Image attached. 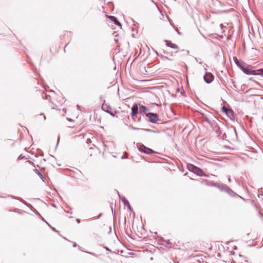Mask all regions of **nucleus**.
I'll return each mask as SVG.
<instances>
[{"instance_id":"obj_1","label":"nucleus","mask_w":263,"mask_h":263,"mask_svg":"<svg viewBox=\"0 0 263 263\" xmlns=\"http://www.w3.org/2000/svg\"><path fill=\"white\" fill-rule=\"evenodd\" d=\"M244 73L247 75L261 76L263 78V69H254V67L250 65H246V68Z\"/></svg>"},{"instance_id":"obj_2","label":"nucleus","mask_w":263,"mask_h":263,"mask_svg":"<svg viewBox=\"0 0 263 263\" xmlns=\"http://www.w3.org/2000/svg\"><path fill=\"white\" fill-rule=\"evenodd\" d=\"M187 168L190 172L194 173L199 176L208 177V175L205 174L202 169L193 164L188 163L187 164Z\"/></svg>"},{"instance_id":"obj_3","label":"nucleus","mask_w":263,"mask_h":263,"mask_svg":"<svg viewBox=\"0 0 263 263\" xmlns=\"http://www.w3.org/2000/svg\"><path fill=\"white\" fill-rule=\"evenodd\" d=\"M137 147L139 151L142 153L150 155L152 154H156L157 152L154 151L152 149L145 146L144 144L138 143L137 144Z\"/></svg>"},{"instance_id":"obj_4","label":"nucleus","mask_w":263,"mask_h":263,"mask_svg":"<svg viewBox=\"0 0 263 263\" xmlns=\"http://www.w3.org/2000/svg\"><path fill=\"white\" fill-rule=\"evenodd\" d=\"M227 134L229 136L228 138L233 141H235L238 139V136L236 128L233 126H232L230 128H229L227 131Z\"/></svg>"},{"instance_id":"obj_5","label":"nucleus","mask_w":263,"mask_h":263,"mask_svg":"<svg viewBox=\"0 0 263 263\" xmlns=\"http://www.w3.org/2000/svg\"><path fill=\"white\" fill-rule=\"evenodd\" d=\"M145 118H147L148 119V121L152 123H157V122L159 121L158 115L156 113L154 112H148L146 114H145Z\"/></svg>"},{"instance_id":"obj_6","label":"nucleus","mask_w":263,"mask_h":263,"mask_svg":"<svg viewBox=\"0 0 263 263\" xmlns=\"http://www.w3.org/2000/svg\"><path fill=\"white\" fill-rule=\"evenodd\" d=\"M219 189L221 191H223L226 192L227 194H228L230 195H231L232 194H233L235 196H238L239 198L242 199L244 200L243 198H242L241 196H239L238 195L236 194V193H234L233 191L227 185L221 184V185H220Z\"/></svg>"},{"instance_id":"obj_7","label":"nucleus","mask_w":263,"mask_h":263,"mask_svg":"<svg viewBox=\"0 0 263 263\" xmlns=\"http://www.w3.org/2000/svg\"><path fill=\"white\" fill-rule=\"evenodd\" d=\"M139 109L137 104L135 103L132 107L130 116L133 121H136L135 116L138 114Z\"/></svg>"},{"instance_id":"obj_8","label":"nucleus","mask_w":263,"mask_h":263,"mask_svg":"<svg viewBox=\"0 0 263 263\" xmlns=\"http://www.w3.org/2000/svg\"><path fill=\"white\" fill-rule=\"evenodd\" d=\"M204 82L207 84L211 83L214 79V76L211 72H206L203 76Z\"/></svg>"},{"instance_id":"obj_9","label":"nucleus","mask_w":263,"mask_h":263,"mask_svg":"<svg viewBox=\"0 0 263 263\" xmlns=\"http://www.w3.org/2000/svg\"><path fill=\"white\" fill-rule=\"evenodd\" d=\"M139 113L142 115L143 117V118L145 120V121H147L146 118H145V114H147V111L149 110V108L145 106H144L143 105H140L139 106Z\"/></svg>"},{"instance_id":"obj_10","label":"nucleus","mask_w":263,"mask_h":263,"mask_svg":"<svg viewBox=\"0 0 263 263\" xmlns=\"http://www.w3.org/2000/svg\"><path fill=\"white\" fill-rule=\"evenodd\" d=\"M108 18L112 22H114L116 25L118 26H121V23L118 20L116 16L109 15L107 16Z\"/></svg>"},{"instance_id":"obj_11","label":"nucleus","mask_w":263,"mask_h":263,"mask_svg":"<svg viewBox=\"0 0 263 263\" xmlns=\"http://www.w3.org/2000/svg\"><path fill=\"white\" fill-rule=\"evenodd\" d=\"M164 42H165L166 45L168 47H170L172 49H176L178 48L177 45H176L175 44L172 43L171 41L165 40Z\"/></svg>"},{"instance_id":"obj_12","label":"nucleus","mask_w":263,"mask_h":263,"mask_svg":"<svg viewBox=\"0 0 263 263\" xmlns=\"http://www.w3.org/2000/svg\"><path fill=\"white\" fill-rule=\"evenodd\" d=\"M102 109L103 110L107 113L109 112V111H110V110H111V108L110 107V106L105 103V100H104V103L102 105Z\"/></svg>"},{"instance_id":"obj_13","label":"nucleus","mask_w":263,"mask_h":263,"mask_svg":"<svg viewBox=\"0 0 263 263\" xmlns=\"http://www.w3.org/2000/svg\"><path fill=\"white\" fill-rule=\"evenodd\" d=\"M233 60L236 65L240 68L243 65H244L245 63L237 59V58L236 57H233Z\"/></svg>"},{"instance_id":"obj_14","label":"nucleus","mask_w":263,"mask_h":263,"mask_svg":"<svg viewBox=\"0 0 263 263\" xmlns=\"http://www.w3.org/2000/svg\"><path fill=\"white\" fill-rule=\"evenodd\" d=\"M221 109L222 111L226 113L227 116H229V114H231V115L233 114V111L231 109H228L225 106H223Z\"/></svg>"},{"instance_id":"obj_15","label":"nucleus","mask_w":263,"mask_h":263,"mask_svg":"<svg viewBox=\"0 0 263 263\" xmlns=\"http://www.w3.org/2000/svg\"><path fill=\"white\" fill-rule=\"evenodd\" d=\"M34 171L35 172V173L37 175H39L40 178L42 179L43 181H44V179L45 178V177H44V176L40 173V172L37 170V169H34Z\"/></svg>"},{"instance_id":"obj_16","label":"nucleus","mask_w":263,"mask_h":263,"mask_svg":"<svg viewBox=\"0 0 263 263\" xmlns=\"http://www.w3.org/2000/svg\"><path fill=\"white\" fill-rule=\"evenodd\" d=\"M205 184L209 186H215L217 183L210 182L208 180H205Z\"/></svg>"},{"instance_id":"obj_17","label":"nucleus","mask_w":263,"mask_h":263,"mask_svg":"<svg viewBox=\"0 0 263 263\" xmlns=\"http://www.w3.org/2000/svg\"><path fill=\"white\" fill-rule=\"evenodd\" d=\"M141 130H144V131L151 132V133H156V131H155L154 130L151 129H147V128H141Z\"/></svg>"},{"instance_id":"obj_18","label":"nucleus","mask_w":263,"mask_h":263,"mask_svg":"<svg viewBox=\"0 0 263 263\" xmlns=\"http://www.w3.org/2000/svg\"><path fill=\"white\" fill-rule=\"evenodd\" d=\"M120 199H121L122 202L124 204V205H127V204H128V203H129L128 200L125 198L123 197L122 199L120 198Z\"/></svg>"},{"instance_id":"obj_19","label":"nucleus","mask_w":263,"mask_h":263,"mask_svg":"<svg viewBox=\"0 0 263 263\" xmlns=\"http://www.w3.org/2000/svg\"><path fill=\"white\" fill-rule=\"evenodd\" d=\"M128 128L129 129H133V130H141V128H138V127H134L132 125H130L128 126Z\"/></svg>"},{"instance_id":"obj_20","label":"nucleus","mask_w":263,"mask_h":263,"mask_svg":"<svg viewBox=\"0 0 263 263\" xmlns=\"http://www.w3.org/2000/svg\"><path fill=\"white\" fill-rule=\"evenodd\" d=\"M143 120H145V119H144L143 118V117L141 116H140L139 118H138L137 119V120H136V121H135V122H142V121H143Z\"/></svg>"},{"instance_id":"obj_21","label":"nucleus","mask_w":263,"mask_h":263,"mask_svg":"<svg viewBox=\"0 0 263 263\" xmlns=\"http://www.w3.org/2000/svg\"><path fill=\"white\" fill-rule=\"evenodd\" d=\"M202 116H203V117L204 118V121H205L207 123H208V122L210 120V119L206 116H205L204 114H202Z\"/></svg>"},{"instance_id":"obj_22","label":"nucleus","mask_w":263,"mask_h":263,"mask_svg":"<svg viewBox=\"0 0 263 263\" xmlns=\"http://www.w3.org/2000/svg\"><path fill=\"white\" fill-rule=\"evenodd\" d=\"M22 202L24 204L26 205L27 206L29 207L30 208H33V206L30 204L27 203V202H26L24 200Z\"/></svg>"},{"instance_id":"obj_23","label":"nucleus","mask_w":263,"mask_h":263,"mask_svg":"<svg viewBox=\"0 0 263 263\" xmlns=\"http://www.w3.org/2000/svg\"><path fill=\"white\" fill-rule=\"evenodd\" d=\"M22 202L24 204L26 205L27 206L29 207L30 208H33V206L30 204L27 203V202H26L24 200Z\"/></svg>"},{"instance_id":"obj_24","label":"nucleus","mask_w":263,"mask_h":263,"mask_svg":"<svg viewBox=\"0 0 263 263\" xmlns=\"http://www.w3.org/2000/svg\"><path fill=\"white\" fill-rule=\"evenodd\" d=\"M22 202L24 204L26 205L27 206L29 207L30 208H33V206L30 204L27 203V202H26L24 200Z\"/></svg>"},{"instance_id":"obj_25","label":"nucleus","mask_w":263,"mask_h":263,"mask_svg":"<svg viewBox=\"0 0 263 263\" xmlns=\"http://www.w3.org/2000/svg\"><path fill=\"white\" fill-rule=\"evenodd\" d=\"M246 65H247V64H245L244 65H243L242 66V67H241L240 68V69L243 71V72H245V69H246Z\"/></svg>"},{"instance_id":"obj_26","label":"nucleus","mask_w":263,"mask_h":263,"mask_svg":"<svg viewBox=\"0 0 263 263\" xmlns=\"http://www.w3.org/2000/svg\"><path fill=\"white\" fill-rule=\"evenodd\" d=\"M42 219H43V220L45 221V222H46V223H47V224H48L50 227V228L52 229V230H53V231H55V232H58V231H57V230H56L54 228L52 227L51 226H50V225H49V224L47 222V221H46L44 220V219L43 217H42Z\"/></svg>"},{"instance_id":"obj_27","label":"nucleus","mask_w":263,"mask_h":263,"mask_svg":"<svg viewBox=\"0 0 263 263\" xmlns=\"http://www.w3.org/2000/svg\"><path fill=\"white\" fill-rule=\"evenodd\" d=\"M115 113H116V111H115L114 112L113 111L111 110H110V111H109V112H108V114H109L110 115H111L112 117H114L115 116Z\"/></svg>"},{"instance_id":"obj_28","label":"nucleus","mask_w":263,"mask_h":263,"mask_svg":"<svg viewBox=\"0 0 263 263\" xmlns=\"http://www.w3.org/2000/svg\"><path fill=\"white\" fill-rule=\"evenodd\" d=\"M211 126H214V123L211 120L208 123Z\"/></svg>"},{"instance_id":"obj_29","label":"nucleus","mask_w":263,"mask_h":263,"mask_svg":"<svg viewBox=\"0 0 263 263\" xmlns=\"http://www.w3.org/2000/svg\"><path fill=\"white\" fill-rule=\"evenodd\" d=\"M211 126H214V123L211 120L208 123Z\"/></svg>"},{"instance_id":"obj_30","label":"nucleus","mask_w":263,"mask_h":263,"mask_svg":"<svg viewBox=\"0 0 263 263\" xmlns=\"http://www.w3.org/2000/svg\"><path fill=\"white\" fill-rule=\"evenodd\" d=\"M129 120H130L129 117V116H128L127 118V119H126L125 120V123L126 124H127V123H127V122H128V121H129Z\"/></svg>"},{"instance_id":"obj_31","label":"nucleus","mask_w":263,"mask_h":263,"mask_svg":"<svg viewBox=\"0 0 263 263\" xmlns=\"http://www.w3.org/2000/svg\"><path fill=\"white\" fill-rule=\"evenodd\" d=\"M126 206H127L128 209L130 211H132V208H131V206H130V205L129 203H128V204H127V205H126Z\"/></svg>"},{"instance_id":"obj_32","label":"nucleus","mask_w":263,"mask_h":263,"mask_svg":"<svg viewBox=\"0 0 263 263\" xmlns=\"http://www.w3.org/2000/svg\"><path fill=\"white\" fill-rule=\"evenodd\" d=\"M104 248L106 249V251L108 252H111V251L107 247H104Z\"/></svg>"},{"instance_id":"obj_33","label":"nucleus","mask_w":263,"mask_h":263,"mask_svg":"<svg viewBox=\"0 0 263 263\" xmlns=\"http://www.w3.org/2000/svg\"><path fill=\"white\" fill-rule=\"evenodd\" d=\"M195 60H196V61L197 62H198L199 64H202V62L201 61H198L197 58H195Z\"/></svg>"},{"instance_id":"obj_34","label":"nucleus","mask_w":263,"mask_h":263,"mask_svg":"<svg viewBox=\"0 0 263 263\" xmlns=\"http://www.w3.org/2000/svg\"><path fill=\"white\" fill-rule=\"evenodd\" d=\"M221 185V184H219V183H217V184H216V186H215V187H217V188H218V189H219V188L220 185Z\"/></svg>"},{"instance_id":"obj_35","label":"nucleus","mask_w":263,"mask_h":263,"mask_svg":"<svg viewBox=\"0 0 263 263\" xmlns=\"http://www.w3.org/2000/svg\"><path fill=\"white\" fill-rule=\"evenodd\" d=\"M231 116L233 117V114L232 115H231V114H229V116H228V117L232 119Z\"/></svg>"},{"instance_id":"obj_36","label":"nucleus","mask_w":263,"mask_h":263,"mask_svg":"<svg viewBox=\"0 0 263 263\" xmlns=\"http://www.w3.org/2000/svg\"><path fill=\"white\" fill-rule=\"evenodd\" d=\"M100 99L102 101H104V100H103V96H101L100 97Z\"/></svg>"},{"instance_id":"obj_37","label":"nucleus","mask_w":263,"mask_h":263,"mask_svg":"<svg viewBox=\"0 0 263 263\" xmlns=\"http://www.w3.org/2000/svg\"><path fill=\"white\" fill-rule=\"evenodd\" d=\"M103 147H104V151H105V148H106V145L104 144V143H103Z\"/></svg>"},{"instance_id":"obj_38","label":"nucleus","mask_w":263,"mask_h":263,"mask_svg":"<svg viewBox=\"0 0 263 263\" xmlns=\"http://www.w3.org/2000/svg\"><path fill=\"white\" fill-rule=\"evenodd\" d=\"M77 222L78 223H80V222H81L80 219H77Z\"/></svg>"},{"instance_id":"obj_39","label":"nucleus","mask_w":263,"mask_h":263,"mask_svg":"<svg viewBox=\"0 0 263 263\" xmlns=\"http://www.w3.org/2000/svg\"><path fill=\"white\" fill-rule=\"evenodd\" d=\"M232 83L233 84V87H234L235 88H236V85L234 84V82H233V81H232Z\"/></svg>"},{"instance_id":"obj_40","label":"nucleus","mask_w":263,"mask_h":263,"mask_svg":"<svg viewBox=\"0 0 263 263\" xmlns=\"http://www.w3.org/2000/svg\"><path fill=\"white\" fill-rule=\"evenodd\" d=\"M223 137H225V138H227V134L226 133H224Z\"/></svg>"},{"instance_id":"obj_41","label":"nucleus","mask_w":263,"mask_h":263,"mask_svg":"<svg viewBox=\"0 0 263 263\" xmlns=\"http://www.w3.org/2000/svg\"><path fill=\"white\" fill-rule=\"evenodd\" d=\"M36 214L39 215H40L41 216L40 213L37 211H36Z\"/></svg>"},{"instance_id":"obj_42","label":"nucleus","mask_w":263,"mask_h":263,"mask_svg":"<svg viewBox=\"0 0 263 263\" xmlns=\"http://www.w3.org/2000/svg\"><path fill=\"white\" fill-rule=\"evenodd\" d=\"M228 180H229V182L231 181V179L230 177L229 178Z\"/></svg>"},{"instance_id":"obj_43","label":"nucleus","mask_w":263,"mask_h":263,"mask_svg":"<svg viewBox=\"0 0 263 263\" xmlns=\"http://www.w3.org/2000/svg\"><path fill=\"white\" fill-rule=\"evenodd\" d=\"M18 159H22V155H20V156H19Z\"/></svg>"},{"instance_id":"obj_44","label":"nucleus","mask_w":263,"mask_h":263,"mask_svg":"<svg viewBox=\"0 0 263 263\" xmlns=\"http://www.w3.org/2000/svg\"><path fill=\"white\" fill-rule=\"evenodd\" d=\"M86 252V253H89V254H91L94 255V253H90V252Z\"/></svg>"},{"instance_id":"obj_45","label":"nucleus","mask_w":263,"mask_h":263,"mask_svg":"<svg viewBox=\"0 0 263 263\" xmlns=\"http://www.w3.org/2000/svg\"><path fill=\"white\" fill-rule=\"evenodd\" d=\"M76 245H76V243L74 242V243H73V247H76Z\"/></svg>"},{"instance_id":"obj_46","label":"nucleus","mask_w":263,"mask_h":263,"mask_svg":"<svg viewBox=\"0 0 263 263\" xmlns=\"http://www.w3.org/2000/svg\"><path fill=\"white\" fill-rule=\"evenodd\" d=\"M165 59H168V60H171V59H169V58H168L167 57H165Z\"/></svg>"},{"instance_id":"obj_47","label":"nucleus","mask_w":263,"mask_h":263,"mask_svg":"<svg viewBox=\"0 0 263 263\" xmlns=\"http://www.w3.org/2000/svg\"><path fill=\"white\" fill-rule=\"evenodd\" d=\"M59 138H58V139L57 145H58V143H59Z\"/></svg>"},{"instance_id":"obj_48","label":"nucleus","mask_w":263,"mask_h":263,"mask_svg":"<svg viewBox=\"0 0 263 263\" xmlns=\"http://www.w3.org/2000/svg\"><path fill=\"white\" fill-rule=\"evenodd\" d=\"M77 108L79 109L80 108V106L79 105H77Z\"/></svg>"},{"instance_id":"obj_49","label":"nucleus","mask_w":263,"mask_h":263,"mask_svg":"<svg viewBox=\"0 0 263 263\" xmlns=\"http://www.w3.org/2000/svg\"><path fill=\"white\" fill-rule=\"evenodd\" d=\"M101 215H102V214H101V213H100V214H99V217H100L101 216Z\"/></svg>"},{"instance_id":"obj_50","label":"nucleus","mask_w":263,"mask_h":263,"mask_svg":"<svg viewBox=\"0 0 263 263\" xmlns=\"http://www.w3.org/2000/svg\"><path fill=\"white\" fill-rule=\"evenodd\" d=\"M155 52H156V53L157 55H158V52H157L156 51H155Z\"/></svg>"},{"instance_id":"obj_51","label":"nucleus","mask_w":263,"mask_h":263,"mask_svg":"<svg viewBox=\"0 0 263 263\" xmlns=\"http://www.w3.org/2000/svg\"><path fill=\"white\" fill-rule=\"evenodd\" d=\"M44 118L45 119H46V117H45V115H44Z\"/></svg>"}]
</instances>
